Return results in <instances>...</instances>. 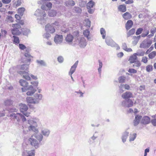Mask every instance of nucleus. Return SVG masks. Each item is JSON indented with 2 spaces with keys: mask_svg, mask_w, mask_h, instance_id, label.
<instances>
[{
  "mask_svg": "<svg viewBox=\"0 0 156 156\" xmlns=\"http://www.w3.org/2000/svg\"><path fill=\"white\" fill-rule=\"evenodd\" d=\"M51 7V3L47 2L42 5L41 9H38L35 11L34 15L36 16L39 23L43 24L46 23L48 17L44 10H49Z\"/></svg>",
  "mask_w": 156,
  "mask_h": 156,
  "instance_id": "obj_1",
  "label": "nucleus"
},
{
  "mask_svg": "<svg viewBox=\"0 0 156 156\" xmlns=\"http://www.w3.org/2000/svg\"><path fill=\"white\" fill-rule=\"evenodd\" d=\"M29 64V63L28 64H23L19 66L18 67L19 69L20 70L18 72V73L22 76L24 78L27 80H31L29 72L27 70Z\"/></svg>",
  "mask_w": 156,
  "mask_h": 156,
  "instance_id": "obj_2",
  "label": "nucleus"
},
{
  "mask_svg": "<svg viewBox=\"0 0 156 156\" xmlns=\"http://www.w3.org/2000/svg\"><path fill=\"white\" fill-rule=\"evenodd\" d=\"M43 95L42 94L36 93L33 97H27L26 98L27 102L28 104H38L42 100Z\"/></svg>",
  "mask_w": 156,
  "mask_h": 156,
  "instance_id": "obj_3",
  "label": "nucleus"
},
{
  "mask_svg": "<svg viewBox=\"0 0 156 156\" xmlns=\"http://www.w3.org/2000/svg\"><path fill=\"white\" fill-rule=\"evenodd\" d=\"M29 143L35 149L39 148L40 146V143L32 135L28 139Z\"/></svg>",
  "mask_w": 156,
  "mask_h": 156,
  "instance_id": "obj_4",
  "label": "nucleus"
},
{
  "mask_svg": "<svg viewBox=\"0 0 156 156\" xmlns=\"http://www.w3.org/2000/svg\"><path fill=\"white\" fill-rule=\"evenodd\" d=\"M21 90L22 92H25L27 90L26 94L27 96H32L36 91V89L34 87H33L32 85H30L28 86L27 88H22Z\"/></svg>",
  "mask_w": 156,
  "mask_h": 156,
  "instance_id": "obj_5",
  "label": "nucleus"
},
{
  "mask_svg": "<svg viewBox=\"0 0 156 156\" xmlns=\"http://www.w3.org/2000/svg\"><path fill=\"white\" fill-rule=\"evenodd\" d=\"M12 26L13 28L12 30V33L13 35H18L21 34V26L19 24H12Z\"/></svg>",
  "mask_w": 156,
  "mask_h": 156,
  "instance_id": "obj_6",
  "label": "nucleus"
},
{
  "mask_svg": "<svg viewBox=\"0 0 156 156\" xmlns=\"http://www.w3.org/2000/svg\"><path fill=\"white\" fill-rule=\"evenodd\" d=\"M10 117L13 119H15L18 122L20 121V119H22L23 122H25L27 120L25 116L20 113H12L10 115Z\"/></svg>",
  "mask_w": 156,
  "mask_h": 156,
  "instance_id": "obj_7",
  "label": "nucleus"
},
{
  "mask_svg": "<svg viewBox=\"0 0 156 156\" xmlns=\"http://www.w3.org/2000/svg\"><path fill=\"white\" fill-rule=\"evenodd\" d=\"M75 41L78 44L80 47L84 48L87 45V42L85 39L83 37H81Z\"/></svg>",
  "mask_w": 156,
  "mask_h": 156,
  "instance_id": "obj_8",
  "label": "nucleus"
},
{
  "mask_svg": "<svg viewBox=\"0 0 156 156\" xmlns=\"http://www.w3.org/2000/svg\"><path fill=\"white\" fill-rule=\"evenodd\" d=\"M105 42L108 46L116 48L117 50H119L120 49V47L119 46L110 38L107 37L105 40Z\"/></svg>",
  "mask_w": 156,
  "mask_h": 156,
  "instance_id": "obj_9",
  "label": "nucleus"
},
{
  "mask_svg": "<svg viewBox=\"0 0 156 156\" xmlns=\"http://www.w3.org/2000/svg\"><path fill=\"white\" fill-rule=\"evenodd\" d=\"M63 40V36L61 35L56 34L54 39V41L56 45L60 44Z\"/></svg>",
  "mask_w": 156,
  "mask_h": 156,
  "instance_id": "obj_10",
  "label": "nucleus"
},
{
  "mask_svg": "<svg viewBox=\"0 0 156 156\" xmlns=\"http://www.w3.org/2000/svg\"><path fill=\"white\" fill-rule=\"evenodd\" d=\"M133 103L132 100L128 99L127 100L123 101L121 102V105L123 107L129 108L133 105Z\"/></svg>",
  "mask_w": 156,
  "mask_h": 156,
  "instance_id": "obj_11",
  "label": "nucleus"
},
{
  "mask_svg": "<svg viewBox=\"0 0 156 156\" xmlns=\"http://www.w3.org/2000/svg\"><path fill=\"white\" fill-rule=\"evenodd\" d=\"M55 27L53 26L51 24H48L45 27V29L46 32L51 34H53L55 32Z\"/></svg>",
  "mask_w": 156,
  "mask_h": 156,
  "instance_id": "obj_12",
  "label": "nucleus"
},
{
  "mask_svg": "<svg viewBox=\"0 0 156 156\" xmlns=\"http://www.w3.org/2000/svg\"><path fill=\"white\" fill-rule=\"evenodd\" d=\"M133 93L129 91H126L122 95V97L125 100L129 99V98H133Z\"/></svg>",
  "mask_w": 156,
  "mask_h": 156,
  "instance_id": "obj_13",
  "label": "nucleus"
},
{
  "mask_svg": "<svg viewBox=\"0 0 156 156\" xmlns=\"http://www.w3.org/2000/svg\"><path fill=\"white\" fill-rule=\"evenodd\" d=\"M39 121V119L36 118H32L29 120H28V123L30 125H34L37 126V123Z\"/></svg>",
  "mask_w": 156,
  "mask_h": 156,
  "instance_id": "obj_14",
  "label": "nucleus"
},
{
  "mask_svg": "<svg viewBox=\"0 0 156 156\" xmlns=\"http://www.w3.org/2000/svg\"><path fill=\"white\" fill-rule=\"evenodd\" d=\"M152 43L151 41H149L146 42L145 41H143L140 44V48H146L149 47Z\"/></svg>",
  "mask_w": 156,
  "mask_h": 156,
  "instance_id": "obj_15",
  "label": "nucleus"
},
{
  "mask_svg": "<svg viewBox=\"0 0 156 156\" xmlns=\"http://www.w3.org/2000/svg\"><path fill=\"white\" fill-rule=\"evenodd\" d=\"M129 129H127L123 133L121 137L122 142L124 143L126 141V139L129 134Z\"/></svg>",
  "mask_w": 156,
  "mask_h": 156,
  "instance_id": "obj_16",
  "label": "nucleus"
},
{
  "mask_svg": "<svg viewBox=\"0 0 156 156\" xmlns=\"http://www.w3.org/2000/svg\"><path fill=\"white\" fill-rule=\"evenodd\" d=\"M20 110V112L23 113L24 112H26L28 109V106L23 104H20L19 105Z\"/></svg>",
  "mask_w": 156,
  "mask_h": 156,
  "instance_id": "obj_17",
  "label": "nucleus"
},
{
  "mask_svg": "<svg viewBox=\"0 0 156 156\" xmlns=\"http://www.w3.org/2000/svg\"><path fill=\"white\" fill-rule=\"evenodd\" d=\"M78 61H76L73 65L71 66L70 71L69 73V75H72L75 72L78 65Z\"/></svg>",
  "mask_w": 156,
  "mask_h": 156,
  "instance_id": "obj_18",
  "label": "nucleus"
},
{
  "mask_svg": "<svg viewBox=\"0 0 156 156\" xmlns=\"http://www.w3.org/2000/svg\"><path fill=\"white\" fill-rule=\"evenodd\" d=\"M40 143L43 140V136L41 133H34L32 135Z\"/></svg>",
  "mask_w": 156,
  "mask_h": 156,
  "instance_id": "obj_19",
  "label": "nucleus"
},
{
  "mask_svg": "<svg viewBox=\"0 0 156 156\" xmlns=\"http://www.w3.org/2000/svg\"><path fill=\"white\" fill-rule=\"evenodd\" d=\"M150 122V118L147 116H144L142 118L141 123L144 125L149 124Z\"/></svg>",
  "mask_w": 156,
  "mask_h": 156,
  "instance_id": "obj_20",
  "label": "nucleus"
},
{
  "mask_svg": "<svg viewBox=\"0 0 156 156\" xmlns=\"http://www.w3.org/2000/svg\"><path fill=\"white\" fill-rule=\"evenodd\" d=\"M30 48H27L26 50V51L24 54V56L25 57L28 58L27 60V62L29 63L30 64V62L31 60V58H32V57L30 54L29 52L30 51Z\"/></svg>",
  "mask_w": 156,
  "mask_h": 156,
  "instance_id": "obj_21",
  "label": "nucleus"
},
{
  "mask_svg": "<svg viewBox=\"0 0 156 156\" xmlns=\"http://www.w3.org/2000/svg\"><path fill=\"white\" fill-rule=\"evenodd\" d=\"M50 133V130L47 129H43L41 130V134L43 136L46 137H48L49 136Z\"/></svg>",
  "mask_w": 156,
  "mask_h": 156,
  "instance_id": "obj_22",
  "label": "nucleus"
},
{
  "mask_svg": "<svg viewBox=\"0 0 156 156\" xmlns=\"http://www.w3.org/2000/svg\"><path fill=\"white\" fill-rule=\"evenodd\" d=\"M142 116L141 115H138L136 116L133 121L134 125V126H136L139 124L140 120Z\"/></svg>",
  "mask_w": 156,
  "mask_h": 156,
  "instance_id": "obj_23",
  "label": "nucleus"
},
{
  "mask_svg": "<svg viewBox=\"0 0 156 156\" xmlns=\"http://www.w3.org/2000/svg\"><path fill=\"white\" fill-rule=\"evenodd\" d=\"M84 36L86 37L88 41L91 40V37L90 36V32L88 30H86L83 32Z\"/></svg>",
  "mask_w": 156,
  "mask_h": 156,
  "instance_id": "obj_24",
  "label": "nucleus"
},
{
  "mask_svg": "<svg viewBox=\"0 0 156 156\" xmlns=\"http://www.w3.org/2000/svg\"><path fill=\"white\" fill-rule=\"evenodd\" d=\"M73 39V36L70 34H69L67 35L66 37V41L69 44H71L72 43Z\"/></svg>",
  "mask_w": 156,
  "mask_h": 156,
  "instance_id": "obj_25",
  "label": "nucleus"
},
{
  "mask_svg": "<svg viewBox=\"0 0 156 156\" xmlns=\"http://www.w3.org/2000/svg\"><path fill=\"white\" fill-rule=\"evenodd\" d=\"M136 133H130L129 136V141L131 142L134 141L136 137Z\"/></svg>",
  "mask_w": 156,
  "mask_h": 156,
  "instance_id": "obj_26",
  "label": "nucleus"
},
{
  "mask_svg": "<svg viewBox=\"0 0 156 156\" xmlns=\"http://www.w3.org/2000/svg\"><path fill=\"white\" fill-rule=\"evenodd\" d=\"M37 127V126L34 125H30L28 127V129L29 131L37 133L38 132V130L36 128Z\"/></svg>",
  "mask_w": 156,
  "mask_h": 156,
  "instance_id": "obj_27",
  "label": "nucleus"
},
{
  "mask_svg": "<svg viewBox=\"0 0 156 156\" xmlns=\"http://www.w3.org/2000/svg\"><path fill=\"white\" fill-rule=\"evenodd\" d=\"M19 82L20 85L24 87L23 88H27V87L28 86V83L26 80L21 79L20 80Z\"/></svg>",
  "mask_w": 156,
  "mask_h": 156,
  "instance_id": "obj_28",
  "label": "nucleus"
},
{
  "mask_svg": "<svg viewBox=\"0 0 156 156\" xmlns=\"http://www.w3.org/2000/svg\"><path fill=\"white\" fill-rule=\"evenodd\" d=\"M140 37L141 36L139 35L138 36H133V41H132V44L133 45L135 46L136 44L140 38Z\"/></svg>",
  "mask_w": 156,
  "mask_h": 156,
  "instance_id": "obj_29",
  "label": "nucleus"
},
{
  "mask_svg": "<svg viewBox=\"0 0 156 156\" xmlns=\"http://www.w3.org/2000/svg\"><path fill=\"white\" fill-rule=\"evenodd\" d=\"M133 25V22L131 20H128L126 24V30L129 29Z\"/></svg>",
  "mask_w": 156,
  "mask_h": 156,
  "instance_id": "obj_30",
  "label": "nucleus"
},
{
  "mask_svg": "<svg viewBox=\"0 0 156 156\" xmlns=\"http://www.w3.org/2000/svg\"><path fill=\"white\" fill-rule=\"evenodd\" d=\"M65 4L66 6L68 7H70L74 6L75 3L74 1L72 0H69L66 1L65 2Z\"/></svg>",
  "mask_w": 156,
  "mask_h": 156,
  "instance_id": "obj_31",
  "label": "nucleus"
},
{
  "mask_svg": "<svg viewBox=\"0 0 156 156\" xmlns=\"http://www.w3.org/2000/svg\"><path fill=\"white\" fill-rule=\"evenodd\" d=\"M24 150V151L23 152V153H27V156H34L35 154V151L34 150H32L29 151H27L25 150Z\"/></svg>",
  "mask_w": 156,
  "mask_h": 156,
  "instance_id": "obj_32",
  "label": "nucleus"
},
{
  "mask_svg": "<svg viewBox=\"0 0 156 156\" xmlns=\"http://www.w3.org/2000/svg\"><path fill=\"white\" fill-rule=\"evenodd\" d=\"M119 10L122 12H124L126 11V7L124 5H121L119 6L118 7Z\"/></svg>",
  "mask_w": 156,
  "mask_h": 156,
  "instance_id": "obj_33",
  "label": "nucleus"
},
{
  "mask_svg": "<svg viewBox=\"0 0 156 156\" xmlns=\"http://www.w3.org/2000/svg\"><path fill=\"white\" fill-rule=\"evenodd\" d=\"M137 59V57L134 53L133 55L131 56L129 58V61L131 63H133L136 62Z\"/></svg>",
  "mask_w": 156,
  "mask_h": 156,
  "instance_id": "obj_34",
  "label": "nucleus"
},
{
  "mask_svg": "<svg viewBox=\"0 0 156 156\" xmlns=\"http://www.w3.org/2000/svg\"><path fill=\"white\" fill-rule=\"evenodd\" d=\"M48 13L49 16L54 17L56 15L57 12L55 10L52 9L49 11L48 12Z\"/></svg>",
  "mask_w": 156,
  "mask_h": 156,
  "instance_id": "obj_35",
  "label": "nucleus"
},
{
  "mask_svg": "<svg viewBox=\"0 0 156 156\" xmlns=\"http://www.w3.org/2000/svg\"><path fill=\"white\" fill-rule=\"evenodd\" d=\"M156 32V28L155 27H152L150 30V32L151 34L148 35L147 37L149 38L151 37L154 36V34Z\"/></svg>",
  "mask_w": 156,
  "mask_h": 156,
  "instance_id": "obj_36",
  "label": "nucleus"
},
{
  "mask_svg": "<svg viewBox=\"0 0 156 156\" xmlns=\"http://www.w3.org/2000/svg\"><path fill=\"white\" fill-rule=\"evenodd\" d=\"M134 54L136 56H143L144 55L145 52L142 50H139L136 53Z\"/></svg>",
  "mask_w": 156,
  "mask_h": 156,
  "instance_id": "obj_37",
  "label": "nucleus"
},
{
  "mask_svg": "<svg viewBox=\"0 0 156 156\" xmlns=\"http://www.w3.org/2000/svg\"><path fill=\"white\" fill-rule=\"evenodd\" d=\"M122 16L123 18L126 20L130 19L131 17V14L128 12H126L123 14L122 15Z\"/></svg>",
  "mask_w": 156,
  "mask_h": 156,
  "instance_id": "obj_38",
  "label": "nucleus"
},
{
  "mask_svg": "<svg viewBox=\"0 0 156 156\" xmlns=\"http://www.w3.org/2000/svg\"><path fill=\"white\" fill-rule=\"evenodd\" d=\"M94 4L95 3L93 1H90L87 4V9H90L92 8H93Z\"/></svg>",
  "mask_w": 156,
  "mask_h": 156,
  "instance_id": "obj_39",
  "label": "nucleus"
},
{
  "mask_svg": "<svg viewBox=\"0 0 156 156\" xmlns=\"http://www.w3.org/2000/svg\"><path fill=\"white\" fill-rule=\"evenodd\" d=\"M23 0H17L13 3V6L14 7H17L20 5L22 2Z\"/></svg>",
  "mask_w": 156,
  "mask_h": 156,
  "instance_id": "obj_40",
  "label": "nucleus"
},
{
  "mask_svg": "<svg viewBox=\"0 0 156 156\" xmlns=\"http://www.w3.org/2000/svg\"><path fill=\"white\" fill-rule=\"evenodd\" d=\"M100 32L102 36V38L105 39L106 35V31L105 29L103 28H101L100 29Z\"/></svg>",
  "mask_w": 156,
  "mask_h": 156,
  "instance_id": "obj_41",
  "label": "nucleus"
},
{
  "mask_svg": "<svg viewBox=\"0 0 156 156\" xmlns=\"http://www.w3.org/2000/svg\"><path fill=\"white\" fill-rule=\"evenodd\" d=\"M13 102L10 99H7L4 101V104L6 106H9L13 104Z\"/></svg>",
  "mask_w": 156,
  "mask_h": 156,
  "instance_id": "obj_42",
  "label": "nucleus"
},
{
  "mask_svg": "<svg viewBox=\"0 0 156 156\" xmlns=\"http://www.w3.org/2000/svg\"><path fill=\"white\" fill-rule=\"evenodd\" d=\"M126 77L123 76H121L118 79V81L120 83H123L125 82Z\"/></svg>",
  "mask_w": 156,
  "mask_h": 156,
  "instance_id": "obj_43",
  "label": "nucleus"
},
{
  "mask_svg": "<svg viewBox=\"0 0 156 156\" xmlns=\"http://www.w3.org/2000/svg\"><path fill=\"white\" fill-rule=\"evenodd\" d=\"M135 32V30L134 28H132L127 33V37H129V36L133 35L134 34Z\"/></svg>",
  "mask_w": 156,
  "mask_h": 156,
  "instance_id": "obj_44",
  "label": "nucleus"
},
{
  "mask_svg": "<svg viewBox=\"0 0 156 156\" xmlns=\"http://www.w3.org/2000/svg\"><path fill=\"white\" fill-rule=\"evenodd\" d=\"M73 35L74 37V39L75 40V41H76L77 39H78V38H79L81 37L79 36V32L78 31H76L74 32L73 33Z\"/></svg>",
  "mask_w": 156,
  "mask_h": 156,
  "instance_id": "obj_45",
  "label": "nucleus"
},
{
  "mask_svg": "<svg viewBox=\"0 0 156 156\" xmlns=\"http://www.w3.org/2000/svg\"><path fill=\"white\" fill-rule=\"evenodd\" d=\"M25 9L24 7H21L19 8L18 10V13L21 16L23 15Z\"/></svg>",
  "mask_w": 156,
  "mask_h": 156,
  "instance_id": "obj_46",
  "label": "nucleus"
},
{
  "mask_svg": "<svg viewBox=\"0 0 156 156\" xmlns=\"http://www.w3.org/2000/svg\"><path fill=\"white\" fill-rule=\"evenodd\" d=\"M134 63L133 65V67L136 69H137L141 65L140 62L139 61L136 62Z\"/></svg>",
  "mask_w": 156,
  "mask_h": 156,
  "instance_id": "obj_47",
  "label": "nucleus"
},
{
  "mask_svg": "<svg viewBox=\"0 0 156 156\" xmlns=\"http://www.w3.org/2000/svg\"><path fill=\"white\" fill-rule=\"evenodd\" d=\"M84 23L87 27L89 28L90 26V21L89 19H87L84 20Z\"/></svg>",
  "mask_w": 156,
  "mask_h": 156,
  "instance_id": "obj_48",
  "label": "nucleus"
},
{
  "mask_svg": "<svg viewBox=\"0 0 156 156\" xmlns=\"http://www.w3.org/2000/svg\"><path fill=\"white\" fill-rule=\"evenodd\" d=\"M156 55V51H154L150 53L148 55V56L150 59H153Z\"/></svg>",
  "mask_w": 156,
  "mask_h": 156,
  "instance_id": "obj_49",
  "label": "nucleus"
},
{
  "mask_svg": "<svg viewBox=\"0 0 156 156\" xmlns=\"http://www.w3.org/2000/svg\"><path fill=\"white\" fill-rule=\"evenodd\" d=\"M7 23H11L13 21V18L10 16H8L5 20Z\"/></svg>",
  "mask_w": 156,
  "mask_h": 156,
  "instance_id": "obj_50",
  "label": "nucleus"
},
{
  "mask_svg": "<svg viewBox=\"0 0 156 156\" xmlns=\"http://www.w3.org/2000/svg\"><path fill=\"white\" fill-rule=\"evenodd\" d=\"M99 68L98 69V72L99 74H101V68L102 67L103 64L102 62L100 60L98 61Z\"/></svg>",
  "mask_w": 156,
  "mask_h": 156,
  "instance_id": "obj_51",
  "label": "nucleus"
},
{
  "mask_svg": "<svg viewBox=\"0 0 156 156\" xmlns=\"http://www.w3.org/2000/svg\"><path fill=\"white\" fill-rule=\"evenodd\" d=\"M51 35L48 32H47L46 33H44L43 35V37L46 38L47 40H48L51 37Z\"/></svg>",
  "mask_w": 156,
  "mask_h": 156,
  "instance_id": "obj_52",
  "label": "nucleus"
},
{
  "mask_svg": "<svg viewBox=\"0 0 156 156\" xmlns=\"http://www.w3.org/2000/svg\"><path fill=\"white\" fill-rule=\"evenodd\" d=\"M153 66L152 65H148L146 67V70L147 72H149L153 70Z\"/></svg>",
  "mask_w": 156,
  "mask_h": 156,
  "instance_id": "obj_53",
  "label": "nucleus"
},
{
  "mask_svg": "<svg viewBox=\"0 0 156 156\" xmlns=\"http://www.w3.org/2000/svg\"><path fill=\"white\" fill-rule=\"evenodd\" d=\"M119 88L120 93H123L124 91V89H125L124 84H120L119 86Z\"/></svg>",
  "mask_w": 156,
  "mask_h": 156,
  "instance_id": "obj_54",
  "label": "nucleus"
},
{
  "mask_svg": "<svg viewBox=\"0 0 156 156\" xmlns=\"http://www.w3.org/2000/svg\"><path fill=\"white\" fill-rule=\"evenodd\" d=\"M36 62L38 64L40 65L41 66H46V63L43 60H37L36 61Z\"/></svg>",
  "mask_w": 156,
  "mask_h": 156,
  "instance_id": "obj_55",
  "label": "nucleus"
},
{
  "mask_svg": "<svg viewBox=\"0 0 156 156\" xmlns=\"http://www.w3.org/2000/svg\"><path fill=\"white\" fill-rule=\"evenodd\" d=\"M30 83L32 85L33 87H34L36 89V87L38 86V82L37 81H34L31 82Z\"/></svg>",
  "mask_w": 156,
  "mask_h": 156,
  "instance_id": "obj_56",
  "label": "nucleus"
},
{
  "mask_svg": "<svg viewBox=\"0 0 156 156\" xmlns=\"http://www.w3.org/2000/svg\"><path fill=\"white\" fill-rule=\"evenodd\" d=\"M13 38H14L13 39V42L14 43L18 44L20 43V41L19 38V37L17 36H13Z\"/></svg>",
  "mask_w": 156,
  "mask_h": 156,
  "instance_id": "obj_57",
  "label": "nucleus"
},
{
  "mask_svg": "<svg viewBox=\"0 0 156 156\" xmlns=\"http://www.w3.org/2000/svg\"><path fill=\"white\" fill-rule=\"evenodd\" d=\"M98 133L95 132L93 136L90 138L92 140H94L98 137Z\"/></svg>",
  "mask_w": 156,
  "mask_h": 156,
  "instance_id": "obj_58",
  "label": "nucleus"
},
{
  "mask_svg": "<svg viewBox=\"0 0 156 156\" xmlns=\"http://www.w3.org/2000/svg\"><path fill=\"white\" fill-rule=\"evenodd\" d=\"M23 35L27 36L30 33V31L29 29H25L23 31Z\"/></svg>",
  "mask_w": 156,
  "mask_h": 156,
  "instance_id": "obj_59",
  "label": "nucleus"
},
{
  "mask_svg": "<svg viewBox=\"0 0 156 156\" xmlns=\"http://www.w3.org/2000/svg\"><path fill=\"white\" fill-rule=\"evenodd\" d=\"M143 30V29L142 28H138V29H137L136 32V34L137 35H139L142 33Z\"/></svg>",
  "mask_w": 156,
  "mask_h": 156,
  "instance_id": "obj_60",
  "label": "nucleus"
},
{
  "mask_svg": "<svg viewBox=\"0 0 156 156\" xmlns=\"http://www.w3.org/2000/svg\"><path fill=\"white\" fill-rule=\"evenodd\" d=\"M19 48L20 49L22 50H24L25 49L26 50L27 48L24 44H19Z\"/></svg>",
  "mask_w": 156,
  "mask_h": 156,
  "instance_id": "obj_61",
  "label": "nucleus"
},
{
  "mask_svg": "<svg viewBox=\"0 0 156 156\" xmlns=\"http://www.w3.org/2000/svg\"><path fill=\"white\" fill-rule=\"evenodd\" d=\"M122 2L125 1V3L126 4H131L133 2V0H121Z\"/></svg>",
  "mask_w": 156,
  "mask_h": 156,
  "instance_id": "obj_62",
  "label": "nucleus"
},
{
  "mask_svg": "<svg viewBox=\"0 0 156 156\" xmlns=\"http://www.w3.org/2000/svg\"><path fill=\"white\" fill-rule=\"evenodd\" d=\"M128 71L129 73H136L137 72L136 70L132 68L129 69Z\"/></svg>",
  "mask_w": 156,
  "mask_h": 156,
  "instance_id": "obj_63",
  "label": "nucleus"
},
{
  "mask_svg": "<svg viewBox=\"0 0 156 156\" xmlns=\"http://www.w3.org/2000/svg\"><path fill=\"white\" fill-rule=\"evenodd\" d=\"M58 61L60 63H62L64 60V58L63 57L61 56H59L58 58Z\"/></svg>",
  "mask_w": 156,
  "mask_h": 156,
  "instance_id": "obj_64",
  "label": "nucleus"
}]
</instances>
